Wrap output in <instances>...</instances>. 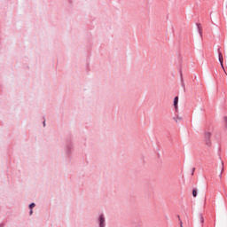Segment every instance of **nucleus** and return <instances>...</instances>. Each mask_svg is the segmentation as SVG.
Instances as JSON below:
<instances>
[{
  "label": "nucleus",
  "mask_w": 227,
  "mask_h": 227,
  "mask_svg": "<svg viewBox=\"0 0 227 227\" xmlns=\"http://www.w3.org/2000/svg\"><path fill=\"white\" fill-rule=\"evenodd\" d=\"M204 137H205V140H206V144H207V145L212 144V141L210 140V139H212V132L205 131L204 132Z\"/></svg>",
  "instance_id": "1"
},
{
  "label": "nucleus",
  "mask_w": 227,
  "mask_h": 227,
  "mask_svg": "<svg viewBox=\"0 0 227 227\" xmlns=\"http://www.w3.org/2000/svg\"><path fill=\"white\" fill-rule=\"evenodd\" d=\"M99 226L106 227V218H104V215H101L99 217Z\"/></svg>",
  "instance_id": "2"
},
{
  "label": "nucleus",
  "mask_w": 227,
  "mask_h": 227,
  "mask_svg": "<svg viewBox=\"0 0 227 227\" xmlns=\"http://www.w3.org/2000/svg\"><path fill=\"white\" fill-rule=\"evenodd\" d=\"M218 59H219V62L221 64V67H222L223 70H224V66L223 65V53H219Z\"/></svg>",
  "instance_id": "3"
},
{
  "label": "nucleus",
  "mask_w": 227,
  "mask_h": 227,
  "mask_svg": "<svg viewBox=\"0 0 227 227\" xmlns=\"http://www.w3.org/2000/svg\"><path fill=\"white\" fill-rule=\"evenodd\" d=\"M174 107L176 111H178V97L174 98Z\"/></svg>",
  "instance_id": "4"
},
{
  "label": "nucleus",
  "mask_w": 227,
  "mask_h": 227,
  "mask_svg": "<svg viewBox=\"0 0 227 227\" xmlns=\"http://www.w3.org/2000/svg\"><path fill=\"white\" fill-rule=\"evenodd\" d=\"M174 121H176V123H178V121H182L184 120V117L177 115L176 117H173Z\"/></svg>",
  "instance_id": "5"
},
{
  "label": "nucleus",
  "mask_w": 227,
  "mask_h": 227,
  "mask_svg": "<svg viewBox=\"0 0 227 227\" xmlns=\"http://www.w3.org/2000/svg\"><path fill=\"white\" fill-rule=\"evenodd\" d=\"M223 127L227 129V117L223 118Z\"/></svg>",
  "instance_id": "6"
},
{
  "label": "nucleus",
  "mask_w": 227,
  "mask_h": 227,
  "mask_svg": "<svg viewBox=\"0 0 227 227\" xmlns=\"http://www.w3.org/2000/svg\"><path fill=\"white\" fill-rule=\"evenodd\" d=\"M200 221L201 223V224H203V223H205V218H203V215H200Z\"/></svg>",
  "instance_id": "7"
},
{
  "label": "nucleus",
  "mask_w": 227,
  "mask_h": 227,
  "mask_svg": "<svg viewBox=\"0 0 227 227\" xmlns=\"http://www.w3.org/2000/svg\"><path fill=\"white\" fill-rule=\"evenodd\" d=\"M192 196L193 198H196V196H198V192L196 190L192 191Z\"/></svg>",
  "instance_id": "8"
},
{
  "label": "nucleus",
  "mask_w": 227,
  "mask_h": 227,
  "mask_svg": "<svg viewBox=\"0 0 227 227\" xmlns=\"http://www.w3.org/2000/svg\"><path fill=\"white\" fill-rule=\"evenodd\" d=\"M35 204L32 203V204L29 205V209L33 210V208H35Z\"/></svg>",
  "instance_id": "9"
},
{
  "label": "nucleus",
  "mask_w": 227,
  "mask_h": 227,
  "mask_svg": "<svg viewBox=\"0 0 227 227\" xmlns=\"http://www.w3.org/2000/svg\"><path fill=\"white\" fill-rule=\"evenodd\" d=\"M33 215V209L30 210V215Z\"/></svg>",
  "instance_id": "10"
},
{
  "label": "nucleus",
  "mask_w": 227,
  "mask_h": 227,
  "mask_svg": "<svg viewBox=\"0 0 227 227\" xmlns=\"http://www.w3.org/2000/svg\"><path fill=\"white\" fill-rule=\"evenodd\" d=\"M43 127H45V121H43Z\"/></svg>",
  "instance_id": "11"
}]
</instances>
